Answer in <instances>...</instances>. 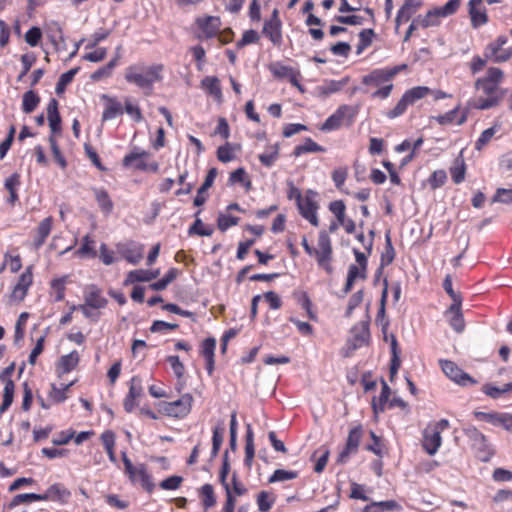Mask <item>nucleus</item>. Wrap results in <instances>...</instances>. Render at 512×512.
Returning <instances> with one entry per match:
<instances>
[{"mask_svg":"<svg viewBox=\"0 0 512 512\" xmlns=\"http://www.w3.org/2000/svg\"><path fill=\"white\" fill-rule=\"evenodd\" d=\"M406 67L402 64L372 70L361 79V83L366 87L365 92H371V97L374 99H387L394 88L392 82L394 77Z\"/></svg>","mask_w":512,"mask_h":512,"instance_id":"1","label":"nucleus"},{"mask_svg":"<svg viewBox=\"0 0 512 512\" xmlns=\"http://www.w3.org/2000/svg\"><path fill=\"white\" fill-rule=\"evenodd\" d=\"M504 80V72L498 67L488 68L486 74L476 79L474 86L485 97L477 100L478 109H490L497 106L503 97L500 84Z\"/></svg>","mask_w":512,"mask_h":512,"instance_id":"2","label":"nucleus"},{"mask_svg":"<svg viewBox=\"0 0 512 512\" xmlns=\"http://www.w3.org/2000/svg\"><path fill=\"white\" fill-rule=\"evenodd\" d=\"M108 303L102 288L96 284H88L83 289V303L74 306L73 310L80 311L91 322H98L102 316V310L106 309Z\"/></svg>","mask_w":512,"mask_h":512,"instance_id":"3","label":"nucleus"},{"mask_svg":"<svg viewBox=\"0 0 512 512\" xmlns=\"http://www.w3.org/2000/svg\"><path fill=\"white\" fill-rule=\"evenodd\" d=\"M301 245L310 257L315 258L319 268L329 275L333 273V246L328 231H319L316 247L309 244L306 236L302 237Z\"/></svg>","mask_w":512,"mask_h":512,"instance_id":"4","label":"nucleus"},{"mask_svg":"<svg viewBox=\"0 0 512 512\" xmlns=\"http://www.w3.org/2000/svg\"><path fill=\"white\" fill-rule=\"evenodd\" d=\"M163 64L145 66L143 64L130 65L125 70V80L140 89L152 90L156 82L162 80Z\"/></svg>","mask_w":512,"mask_h":512,"instance_id":"5","label":"nucleus"},{"mask_svg":"<svg viewBox=\"0 0 512 512\" xmlns=\"http://www.w3.org/2000/svg\"><path fill=\"white\" fill-rule=\"evenodd\" d=\"M194 397L190 393H184L174 401H163L158 404V412L166 417L184 419L192 410Z\"/></svg>","mask_w":512,"mask_h":512,"instance_id":"6","label":"nucleus"},{"mask_svg":"<svg viewBox=\"0 0 512 512\" xmlns=\"http://www.w3.org/2000/svg\"><path fill=\"white\" fill-rule=\"evenodd\" d=\"M461 0H448V2L441 6L429 10L425 15H418L416 22L423 29L429 27H437L441 24L442 17H448L457 12L460 7Z\"/></svg>","mask_w":512,"mask_h":512,"instance_id":"7","label":"nucleus"},{"mask_svg":"<svg viewBox=\"0 0 512 512\" xmlns=\"http://www.w3.org/2000/svg\"><path fill=\"white\" fill-rule=\"evenodd\" d=\"M432 93V90L427 86H416L405 91L396 105L389 109L385 115L388 119H395L402 116L410 105L416 101L425 98Z\"/></svg>","mask_w":512,"mask_h":512,"instance_id":"8","label":"nucleus"},{"mask_svg":"<svg viewBox=\"0 0 512 512\" xmlns=\"http://www.w3.org/2000/svg\"><path fill=\"white\" fill-rule=\"evenodd\" d=\"M121 458L124 464L125 474L131 482H140L141 486L148 492L152 493L155 485L152 481L151 475L148 473L147 466L144 463L133 465L125 451L121 453Z\"/></svg>","mask_w":512,"mask_h":512,"instance_id":"9","label":"nucleus"},{"mask_svg":"<svg viewBox=\"0 0 512 512\" xmlns=\"http://www.w3.org/2000/svg\"><path fill=\"white\" fill-rule=\"evenodd\" d=\"M151 154L138 147L126 154L122 159V165L126 168H134L135 170L157 173L159 171V163L155 160L149 161Z\"/></svg>","mask_w":512,"mask_h":512,"instance_id":"10","label":"nucleus"},{"mask_svg":"<svg viewBox=\"0 0 512 512\" xmlns=\"http://www.w3.org/2000/svg\"><path fill=\"white\" fill-rule=\"evenodd\" d=\"M448 428L449 421L441 419L424 429L422 447L429 455H434L438 451L442 444L441 433Z\"/></svg>","mask_w":512,"mask_h":512,"instance_id":"11","label":"nucleus"},{"mask_svg":"<svg viewBox=\"0 0 512 512\" xmlns=\"http://www.w3.org/2000/svg\"><path fill=\"white\" fill-rule=\"evenodd\" d=\"M465 434L472 442L471 447L475 457L481 462L490 461L495 451L487 437L475 427L468 428Z\"/></svg>","mask_w":512,"mask_h":512,"instance_id":"12","label":"nucleus"},{"mask_svg":"<svg viewBox=\"0 0 512 512\" xmlns=\"http://www.w3.org/2000/svg\"><path fill=\"white\" fill-rule=\"evenodd\" d=\"M356 263L351 264L348 268L346 283L343 288L345 294L349 293L357 280H365L367 278V256L358 249H353Z\"/></svg>","mask_w":512,"mask_h":512,"instance_id":"13","label":"nucleus"},{"mask_svg":"<svg viewBox=\"0 0 512 512\" xmlns=\"http://www.w3.org/2000/svg\"><path fill=\"white\" fill-rule=\"evenodd\" d=\"M508 42L506 35H499L486 45L483 56L493 63H504L512 58V46L504 47Z\"/></svg>","mask_w":512,"mask_h":512,"instance_id":"14","label":"nucleus"},{"mask_svg":"<svg viewBox=\"0 0 512 512\" xmlns=\"http://www.w3.org/2000/svg\"><path fill=\"white\" fill-rule=\"evenodd\" d=\"M357 113L358 109L356 107L346 104L341 105L326 119L320 129L324 132L337 130L343 125L345 120L347 121V125H351Z\"/></svg>","mask_w":512,"mask_h":512,"instance_id":"15","label":"nucleus"},{"mask_svg":"<svg viewBox=\"0 0 512 512\" xmlns=\"http://www.w3.org/2000/svg\"><path fill=\"white\" fill-rule=\"evenodd\" d=\"M370 339L369 320L356 323L351 329V337L346 343L344 357H349L355 350L367 345Z\"/></svg>","mask_w":512,"mask_h":512,"instance_id":"16","label":"nucleus"},{"mask_svg":"<svg viewBox=\"0 0 512 512\" xmlns=\"http://www.w3.org/2000/svg\"><path fill=\"white\" fill-rule=\"evenodd\" d=\"M225 492V501L223 503L221 512H235L237 505V497L245 496L248 493V488L239 479L236 473L231 477V486L223 488Z\"/></svg>","mask_w":512,"mask_h":512,"instance_id":"17","label":"nucleus"},{"mask_svg":"<svg viewBox=\"0 0 512 512\" xmlns=\"http://www.w3.org/2000/svg\"><path fill=\"white\" fill-rule=\"evenodd\" d=\"M317 192L307 190L304 197L296 204L300 215L306 219L312 226H319L318 209L319 204L316 200Z\"/></svg>","mask_w":512,"mask_h":512,"instance_id":"18","label":"nucleus"},{"mask_svg":"<svg viewBox=\"0 0 512 512\" xmlns=\"http://www.w3.org/2000/svg\"><path fill=\"white\" fill-rule=\"evenodd\" d=\"M198 32L195 37L200 40H210L220 34L222 22L219 16H201L195 19Z\"/></svg>","mask_w":512,"mask_h":512,"instance_id":"19","label":"nucleus"},{"mask_svg":"<svg viewBox=\"0 0 512 512\" xmlns=\"http://www.w3.org/2000/svg\"><path fill=\"white\" fill-rule=\"evenodd\" d=\"M261 33L273 46L279 48L283 45L282 21L278 9H274L269 19L264 21Z\"/></svg>","mask_w":512,"mask_h":512,"instance_id":"20","label":"nucleus"},{"mask_svg":"<svg viewBox=\"0 0 512 512\" xmlns=\"http://www.w3.org/2000/svg\"><path fill=\"white\" fill-rule=\"evenodd\" d=\"M363 435L364 429L361 424H358L350 429L345 446L338 455V463H346L351 455H354L358 452Z\"/></svg>","mask_w":512,"mask_h":512,"instance_id":"21","label":"nucleus"},{"mask_svg":"<svg viewBox=\"0 0 512 512\" xmlns=\"http://www.w3.org/2000/svg\"><path fill=\"white\" fill-rule=\"evenodd\" d=\"M269 71L276 79H287L292 86L296 87L301 93L305 92L304 86L300 83L301 73L299 70L284 65L281 62H274L269 65Z\"/></svg>","mask_w":512,"mask_h":512,"instance_id":"22","label":"nucleus"},{"mask_svg":"<svg viewBox=\"0 0 512 512\" xmlns=\"http://www.w3.org/2000/svg\"><path fill=\"white\" fill-rule=\"evenodd\" d=\"M440 366L445 375L461 386L475 385L477 382L469 374L450 360H441Z\"/></svg>","mask_w":512,"mask_h":512,"instance_id":"23","label":"nucleus"},{"mask_svg":"<svg viewBox=\"0 0 512 512\" xmlns=\"http://www.w3.org/2000/svg\"><path fill=\"white\" fill-rule=\"evenodd\" d=\"M33 284V266H28L19 276L17 283L12 289L10 298L13 301L21 302L26 297L29 288Z\"/></svg>","mask_w":512,"mask_h":512,"instance_id":"24","label":"nucleus"},{"mask_svg":"<svg viewBox=\"0 0 512 512\" xmlns=\"http://www.w3.org/2000/svg\"><path fill=\"white\" fill-rule=\"evenodd\" d=\"M117 250L121 257L131 264H138L143 258V245L134 241L118 243Z\"/></svg>","mask_w":512,"mask_h":512,"instance_id":"25","label":"nucleus"},{"mask_svg":"<svg viewBox=\"0 0 512 512\" xmlns=\"http://www.w3.org/2000/svg\"><path fill=\"white\" fill-rule=\"evenodd\" d=\"M422 0H404L403 5L395 17V32L398 33L400 25L407 23L422 7Z\"/></svg>","mask_w":512,"mask_h":512,"instance_id":"26","label":"nucleus"},{"mask_svg":"<svg viewBox=\"0 0 512 512\" xmlns=\"http://www.w3.org/2000/svg\"><path fill=\"white\" fill-rule=\"evenodd\" d=\"M53 224L54 219L52 216H48L40 221L33 232V239L31 242L32 249L38 250L44 245L53 229Z\"/></svg>","mask_w":512,"mask_h":512,"instance_id":"27","label":"nucleus"},{"mask_svg":"<svg viewBox=\"0 0 512 512\" xmlns=\"http://www.w3.org/2000/svg\"><path fill=\"white\" fill-rule=\"evenodd\" d=\"M42 501H52L59 504L68 503L71 498V491L62 483H54L50 485L46 491L41 494Z\"/></svg>","mask_w":512,"mask_h":512,"instance_id":"28","label":"nucleus"},{"mask_svg":"<svg viewBox=\"0 0 512 512\" xmlns=\"http://www.w3.org/2000/svg\"><path fill=\"white\" fill-rule=\"evenodd\" d=\"M142 393L141 379L133 376L130 380L128 393L123 400V408L127 413H131L136 408L138 405L137 399L141 397Z\"/></svg>","mask_w":512,"mask_h":512,"instance_id":"29","label":"nucleus"},{"mask_svg":"<svg viewBox=\"0 0 512 512\" xmlns=\"http://www.w3.org/2000/svg\"><path fill=\"white\" fill-rule=\"evenodd\" d=\"M468 13L473 28H479L489 21L486 8L483 6V0H470L468 3Z\"/></svg>","mask_w":512,"mask_h":512,"instance_id":"30","label":"nucleus"},{"mask_svg":"<svg viewBox=\"0 0 512 512\" xmlns=\"http://www.w3.org/2000/svg\"><path fill=\"white\" fill-rule=\"evenodd\" d=\"M461 306L462 301L452 303L444 313L449 325L457 333H461L465 329V321L461 311Z\"/></svg>","mask_w":512,"mask_h":512,"instance_id":"31","label":"nucleus"},{"mask_svg":"<svg viewBox=\"0 0 512 512\" xmlns=\"http://www.w3.org/2000/svg\"><path fill=\"white\" fill-rule=\"evenodd\" d=\"M159 269L156 270H144L136 269L128 272L123 284L128 286L137 282H150L159 276Z\"/></svg>","mask_w":512,"mask_h":512,"instance_id":"32","label":"nucleus"},{"mask_svg":"<svg viewBox=\"0 0 512 512\" xmlns=\"http://www.w3.org/2000/svg\"><path fill=\"white\" fill-rule=\"evenodd\" d=\"M105 101L104 110L102 113V121H108L116 118L123 113L122 104L115 98L108 95H102Z\"/></svg>","mask_w":512,"mask_h":512,"instance_id":"33","label":"nucleus"},{"mask_svg":"<svg viewBox=\"0 0 512 512\" xmlns=\"http://www.w3.org/2000/svg\"><path fill=\"white\" fill-rule=\"evenodd\" d=\"M201 88L213 97L216 101L221 102L223 99L220 80L216 76H206L201 80Z\"/></svg>","mask_w":512,"mask_h":512,"instance_id":"34","label":"nucleus"},{"mask_svg":"<svg viewBox=\"0 0 512 512\" xmlns=\"http://www.w3.org/2000/svg\"><path fill=\"white\" fill-rule=\"evenodd\" d=\"M198 496L201 501V505L204 512L209 511L215 507L217 503V497L213 485L206 483L198 489Z\"/></svg>","mask_w":512,"mask_h":512,"instance_id":"35","label":"nucleus"},{"mask_svg":"<svg viewBox=\"0 0 512 512\" xmlns=\"http://www.w3.org/2000/svg\"><path fill=\"white\" fill-rule=\"evenodd\" d=\"M216 348V340L213 337L206 338L201 345V355L206 361V370L209 375L214 371V352Z\"/></svg>","mask_w":512,"mask_h":512,"instance_id":"36","label":"nucleus"},{"mask_svg":"<svg viewBox=\"0 0 512 512\" xmlns=\"http://www.w3.org/2000/svg\"><path fill=\"white\" fill-rule=\"evenodd\" d=\"M75 255L80 258H96V241L93 235L86 234L81 239V246L75 251Z\"/></svg>","mask_w":512,"mask_h":512,"instance_id":"37","label":"nucleus"},{"mask_svg":"<svg viewBox=\"0 0 512 512\" xmlns=\"http://www.w3.org/2000/svg\"><path fill=\"white\" fill-rule=\"evenodd\" d=\"M79 362L80 355L78 351L73 350L69 354L60 357L57 364V370L61 374H67L73 371L78 366Z\"/></svg>","mask_w":512,"mask_h":512,"instance_id":"38","label":"nucleus"},{"mask_svg":"<svg viewBox=\"0 0 512 512\" xmlns=\"http://www.w3.org/2000/svg\"><path fill=\"white\" fill-rule=\"evenodd\" d=\"M100 440H101V443L108 455L109 460L112 463L116 464L117 463V458H116V454H115L116 435H115L114 431L105 430L100 435Z\"/></svg>","mask_w":512,"mask_h":512,"instance_id":"39","label":"nucleus"},{"mask_svg":"<svg viewBox=\"0 0 512 512\" xmlns=\"http://www.w3.org/2000/svg\"><path fill=\"white\" fill-rule=\"evenodd\" d=\"M294 297L301 308L306 311L308 318L312 321H317V312L308 293L306 291L297 292L294 293Z\"/></svg>","mask_w":512,"mask_h":512,"instance_id":"40","label":"nucleus"},{"mask_svg":"<svg viewBox=\"0 0 512 512\" xmlns=\"http://www.w3.org/2000/svg\"><path fill=\"white\" fill-rule=\"evenodd\" d=\"M47 118L52 132H58L61 129V117L58 111V102L52 98L47 105Z\"/></svg>","mask_w":512,"mask_h":512,"instance_id":"41","label":"nucleus"},{"mask_svg":"<svg viewBox=\"0 0 512 512\" xmlns=\"http://www.w3.org/2000/svg\"><path fill=\"white\" fill-rule=\"evenodd\" d=\"M93 193L101 211L105 214H110L114 204L109 193L103 188H93Z\"/></svg>","mask_w":512,"mask_h":512,"instance_id":"42","label":"nucleus"},{"mask_svg":"<svg viewBox=\"0 0 512 512\" xmlns=\"http://www.w3.org/2000/svg\"><path fill=\"white\" fill-rule=\"evenodd\" d=\"M228 184H241L246 189V191H249L252 188L251 179L243 167L237 168L236 170L230 173L228 178Z\"/></svg>","mask_w":512,"mask_h":512,"instance_id":"43","label":"nucleus"},{"mask_svg":"<svg viewBox=\"0 0 512 512\" xmlns=\"http://www.w3.org/2000/svg\"><path fill=\"white\" fill-rule=\"evenodd\" d=\"M5 189L9 192V198L7 199V202L10 205H15V203L18 201V187L20 186V175L18 173H13L5 180Z\"/></svg>","mask_w":512,"mask_h":512,"instance_id":"44","label":"nucleus"},{"mask_svg":"<svg viewBox=\"0 0 512 512\" xmlns=\"http://www.w3.org/2000/svg\"><path fill=\"white\" fill-rule=\"evenodd\" d=\"M74 381L64 385L59 388L55 384L51 385V390L48 393V398L53 404H60L66 401L68 398V392L70 388L74 385Z\"/></svg>","mask_w":512,"mask_h":512,"instance_id":"45","label":"nucleus"},{"mask_svg":"<svg viewBox=\"0 0 512 512\" xmlns=\"http://www.w3.org/2000/svg\"><path fill=\"white\" fill-rule=\"evenodd\" d=\"M276 502V496L269 491L262 490L256 495V504L259 512H269Z\"/></svg>","mask_w":512,"mask_h":512,"instance_id":"46","label":"nucleus"},{"mask_svg":"<svg viewBox=\"0 0 512 512\" xmlns=\"http://www.w3.org/2000/svg\"><path fill=\"white\" fill-rule=\"evenodd\" d=\"M381 384H382L381 393H380L378 399L377 400L374 399L373 403H372V408H373V411L375 414L385 411L386 405L389 403V397L391 394V390L384 379H382Z\"/></svg>","mask_w":512,"mask_h":512,"instance_id":"47","label":"nucleus"},{"mask_svg":"<svg viewBox=\"0 0 512 512\" xmlns=\"http://www.w3.org/2000/svg\"><path fill=\"white\" fill-rule=\"evenodd\" d=\"M324 151H325L324 147L320 146L313 139L308 137L305 139L303 144L297 145L294 148L292 155L295 157H299L306 153H315V152H324Z\"/></svg>","mask_w":512,"mask_h":512,"instance_id":"48","label":"nucleus"},{"mask_svg":"<svg viewBox=\"0 0 512 512\" xmlns=\"http://www.w3.org/2000/svg\"><path fill=\"white\" fill-rule=\"evenodd\" d=\"M450 174L455 184H460L465 180L466 164L462 156L454 160L453 165L450 167Z\"/></svg>","mask_w":512,"mask_h":512,"instance_id":"49","label":"nucleus"},{"mask_svg":"<svg viewBox=\"0 0 512 512\" xmlns=\"http://www.w3.org/2000/svg\"><path fill=\"white\" fill-rule=\"evenodd\" d=\"M501 125L499 123H495L490 128L484 130L478 139L475 141V149L477 151H481L485 146H487L491 140L494 138L495 134L500 130Z\"/></svg>","mask_w":512,"mask_h":512,"instance_id":"50","label":"nucleus"},{"mask_svg":"<svg viewBox=\"0 0 512 512\" xmlns=\"http://www.w3.org/2000/svg\"><path fill=\"white\" fill-rule=\"evenodd\" d=\"M255 456V447H254V434L250 427H248L246 436H245V457L244 464L247 468H251L253 464Z\"/></svg>","mask_w":512,"mask_h":512,"instance_id":"51","label":"nucleus"},{"mask_svg":"<svg viewBox=\"0 0 512 512\" xmlns=\"http://www.w3.org/2000/svg\"><path fill=\"white\" fill-rule=\"evenodd\" d=\"M40 96L33 90H29L23 94L22 110L26 114L32 113L40 103Z\"/></svg>","mask_w":512,"mask_h":512,"instance_id":"52","label":"nucleus"},{"mask_svg":"<svg viewBox=\"0 0 512 512\" xmlns=\"http://www.w3.org/2000/svg\"><path fill=\"white\" fill-rule=\"evenodd\" d=\"M384 287L381 293V299H380V307L377 312L376 321L380 322L382 325L383 330L385 331L389 325V321H384L385 313H386V301L388 297V280L385 278L383 281Z\"/></svg>","mask_w":512,"mask_h":512,"instance_id":"53","label":"nucleus"},{"mask_svg":"<svg viewBox=\"0 0 512 512\" xmlns=\"http://www.w3.org/2000/svg\"><path fill=\"white\" fill-rule=\"evenodd\" d=\"M118 59H119V57L116 56L113 59H111L106 65H104V66L98 68L96 71H94L91 74V77H90L91 80L100 81L104 78H109L112 75L114 68L118 64Z\"/></svg>","mask_w":512,"mask_h":512,"instance_id":"54","label":"nucleus"},{"mask_svg":"<svg viewBox=\"0 0 512 512\" xmlns=\"http://www.w3.org/2000/svg\"><path fill=\"white\" fill-rule=\"evenodd\" d=\"M395 259V250L392 244L390 232L385 234V249L381 254L380 269L390 265Z\"/></svg>","mask_w":512,"mask_h":512,"instance_id":"55","label":"nucleus"},{"mask_svg":"<svg viewBox=\"0 0 512 512\" xmlns=\"http://www.w3.org/2000/svg\"><path fill=\"white\" fill-rule=\"evenodd\" d=\"M279 145L274 144L267 147L266 151L258 156L259 161L265 167H271L279 158Z\"/></svg>","mask_w":512,"mask_h":512,"instance_id":"56","label":"nucleus"},{"mask_svg":"<svg viewBox=\"0 0 512 512\" xmlns=\"http://www.w3.org/2000/svg\"><path fill=\"white\" fill-rule=\"evenodd\" d=\"M510 391H512V382L506 383L502 387L494 386L491 383L484 384L482 387V392L493 399H498Z\"/></svg>","mask_w":512,"mask_h":512,"instance_id":"57","label":"nucleus"},{"mask_svg":"<svg viewBox=\"0 0 512 512\" xmlns=\"http://www.w3.org/2000/svg\"><path fill=\"white\" fill-rule=\"evenodd\" d=\"M15 385L11 379L5 382L3 391V402L0 406V414H3L12 404L14 397Z\"/></svg>","mask_w":512,"mask_h":512,"instance_id":"58","label":"nucleus"},{"mask_svg":"<svg viewBox=\"0 0 512 512\" xmlns=\"http://www.w3.org/2000/svg\"><path fill=\"white\" fill-rule=\"evenodd\" d=\"M299 473L293 470L276 469L273 474L268 478V483L285 482L296 479Z\"/></svg>","mask_w":512,"mask_h":512,"instance_id":"59","label":"nucleus"},{"mask_svg":"<svg viewBox=\"0 0 512 512\" xmlns=\"http://www.w3.org/2000/svg\"><path fill=\"white\" fill-rule=\"evenodd\" d=\"M36 501H42L41 494L36 493H23L15 495L10 503V508L19 506L21 504H29Z\"/></svg>","mask_w":512,"mask_h":512,"instance_id":"60","label":"nucleus"},{"mask_svg":"<svg viewBox=\"0 0 512 512\" xmlns=\"http://www.w3.org/2000/svg\"><path fill=\"white\" fill-rule=\"evenodd\" d=\"M374 36L375 33L373 29H364L359 33V42L356 47L357 54H361L372 44Z\"/></svg>","mask_w":512,"mask_h":512,"instance_id":"61","label":"nucleus"},{"mask_svg":"<svg viewBox=\"0 0 512 512\" xmlns=\"http://www.w3.org/2000/svg\"><path fill=\"white\" fill-rule=\"evenodd\" d=\"M80 70V67H75V68H72L70 69L69 71L63 73L57 84H56V93L57 94H60L61 92H63L66 87L73 81L75 75L79 72Z\"/></svg>","mask_w":512,"mask_h":512,"instance_id":"62","label":"nucleus"},{"mask_svg":"<svg viewBox=\"0 0 512 512\" xmlns=\"http://www.w3.org/2000/svg\"><path fill=\"white\" fill-rule=\"evenodd\" d=\"M474 416L476 419H478L480 421L490 423L494 426H500L503 413L475 411Z\"/></svg>","mask_w":512,"mask_h":512,"instance_id":"63","label":"nucleus"},{"mask_svg":"<svg viewBox=\"0 0 512 512\" xmlns=\"http://www.w3.org/2000/svg\"><path fill=\"white\" fill-rule=\"evenodd\" d=\"M447 181V174L445 170H435L427 179V183L431 190H436L442 187Z\"/></svg>","mask_w":512,"mask_h":512,"instance_id":"64","label":"nucleus"}]
</instances>
